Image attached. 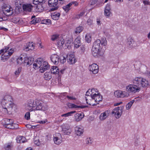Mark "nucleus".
I'll return each instance as SVG.
<instances>
[{"mask_svg": "<svg viewBox=\"0 0 150 150\" xmlns=\"http://www.w3.org/2000/svg\"><path fill=\"white\" fill-rule=\"evenodd\" d=\"M52 78L51 74L49 72H46L44 74V78L46 80H49Z\"/></svg>", "mask_w": 150, "mask_h": 150, "instance_id": "nucleus-34", "label": "nucleus"}, {"mask_svg": "<svg viewBox=\"0 0 150 150\" xmlns=\"http://www.w3.org/2000/svg\"><path fill=\"white\" fill-rule=\"evenodd\" d=\"M17 142L18 143H24L26 141L25 138L23 136H19L17 137L16 139Z\"/></svg>", "mask_w": 150, "mask_h": 150, "instance_id": "nucleus-31", "label": "nucleus"}, {"mask_svg": "<svg viewBox=\"0 0 150 150\" xmlns=\"http://www.w3.org/2000/svg\"><path fill=\"white\" fill-rule=\"evenodd\" d=\"M85 13V12L84 11L81 12L80 14H78L76 16V18H80L81 17L83 16Z\"/></svg>", "mask_w": 150, "mask_h": 150, "instance_id": "nucleus-52", "label": "nucleus"}, {"mask_svg": "<svg viewBox=\"0 0 150 150\" xmlns=\"http://www.w3.org/2000/svg\"><path fill=\"white\" fill-rule=\"evenodd\" d=\"M149 83L148 81L146 79L142 78L140 84L141 86L146 88L149 86Z\"/></svg>", "mask_w": 150, "mask_h": 150, "instance_id": "nucleus-22", "label": "nucleus"}, {"mask_svg": "<svg viewBox=\"0 0 150 150\" xmlns=\"http://www.w3.org/2000/svg\"><path fill=\"white\" fill-rule=\"evenodd\" d=\"M14 50L12 49H9V47H6L4 49V52L1 54V59L3 62L6 61L10 57L12 54Z\"/></svg>", "mask_w": 150, "mask_h": 150, "instance_id": "nucleus-5", "label": "nucleus"}, {"mask_svg": "<svg viewBox=\"0 0 150 150\" xmlns=\"http://www.w3.org/2000/svg\"><path fill=\"white\" fill-rule=\"evenodd\" d=\"M24 58V55H21L17 59V63L21 64L22 63H23Z\"/></svg>", "mask_w": 150, "mask_h": 150, "instance_id": "nucleus-36", "label": "nucleus"}, {"mask_svg": "<svg viewBox=\"0 0 150 150\" xmlns=\"http://www.w3.org/2000/svg\"><path fill=\"white\" fill-rule=\"evenodd\" d=\"M123 107H118L114 109L112 112V114H114L116 118H120L122 112Z\"/></svg>", "mask_w": 150, "mask_h": 150, "instance_id": "nucleus-10", "label": "nucleus"}, {"mask_svg": "<svg viewBox=\"0 0 150 150\" xmlns=\"http://www.w3.org/2000/svg\"><path fill=\"white\" fill-rule=\"evenodd\" d=\"M36 100H29L27 103V109L30 111H35Z\"/></svg>", "mask_w": 150, "mask_h": 150, "instance_id": "nucleus-11", "label": "nucleus"}, {"mask_svg": "<svg viewBox=\"0 0 150 150\" xmlns=\"http://www.w3.org/2000/svg\"><path fill=\"white\" fill-rule=\"evenodd\" d=\"M71 43H72V40L71 39H69L67 41V42L65 43V45L66 46L68 47L70 45Z\"/></svg>", "mask_w": 150, "mask_h": 150, "instance_id": "nucleus-46", "label": "nucleus"}, {"mask_svg": "<svg viewBox=\"0 0 150 150\" xmlns=\"http://www.w3.org/2000/svg\"><path fill=\"white\" fill-rule=\"evenodd\" d=\"M60 14L59 13L55 12L51 14V17L54 20H56L59 19Z\"/></svg>", "mask_w": 150, "mask_h": 150, "instance_id": "nucleus-32", "label": "nucleus"}, {"mask_svg": "<svg viewBox=\"0 0 150 150\" xmlns=\"http://www.w3.org/2000/svg\"><path fill=\"white\" fill-rule=\"evenodd\" d=\"M50 19L44 20L43 21V23L46 24H49L50 23Z\"/></svg>", "mask_w": 150, "mask_h": 150, "instance_id": "nucleus-56", "label": "nucleus"}, {"mask_svg": "<svg viewBox=\"0 0 150 150\" xmlns=\"http://www.w3.org/2000/svg\"><path fill=\"white\" fill-rule=\"evenodd\" d=\"M66 58L64 57H62L60 58V62L61 63L64 64L66 62Z\"/></svg>", "mask_w": 150, "mask_h": 150, "instance_id": "nucleus-53", "label": "nucleus"}, {"mask_svg": "<svg viewBox=\"0 0 150 150\" xmlns=\"http://www.w3.org/2000/svg\"><path fill=\"white\" fill-rule=\"evenodd\" d=\"M33 4L35 5L45 4L46 2V0H33Z\"/></svg>", "mask_w": 150, "mask_h": 150, "instance_id": "nucleus-29", "label": "nucleus"}, {"mask_svg": "<svg viewBox=\"0 0 150 150\" xmlns=\"http://www.w3.org/2000/svg\"><path fill=\"white\" fill-rule=\"evenodd\" d=\"M81 52L82 53H83L85 50V48L84 46H82L81 47Z\"/></svg>", "mask_w": 150, "mask_h": 150, "instance_id": "nucleus-60", "label": "nucleus"}, {"mask_svg": "<svg viewBox=\"0 0 150 150\" xmlns=\"http://www.w3.org/2000/svg\"><path fill=\"white\" fill-rule=\"evenodd\" d=\"M51 61L55 64H58L59 58V56L56 54H53L51 55L50 57Z\"/></svg>", "mask_w": 150, "mask_h": 150, "instance_id": "nucleus-18", "label": "nucleus"}, {"mask_svg": "<svg viewBox=\"0 0 150 150\" xmlns=\"http://www.w3.org/2000/svg\"><path fill=\"white\" fill-rule=\"evenodd\" d=\"M96 22L97 25H101V23L100 20L99 18H97L96 19Z\"/></svg>", "mask_w": 150, "mask_h": 150, "instance_id": "nucleus-58", "label": "nucleus"}, {"mask_svg": "<svg viewBox=\"0 0 150 150\" xmlns=\"http://www.w3.org/2000/svg\"><path fill=\"white\" fill-rule=\"evenodd\" d=\"M114 1L117 3H120L122 2L123 1V0H114Z\"/></svg>", "mask_w": 150, "mask_h": 150, "instance_id": "nucleus-64", "label": "nucleus"}, {"mask_svg": "<svg viewBox=\"0 0 150 150\" xmlns=\"http://www.w3.org/2000/svg\"><path fill=\"white\" fill-rule=\"evenodd\" d=\"M91 98H92V101L91 102H89V100H88L87 98H86L87 103L90 105H96V104L94 103V102H95L97 103V104H98V102L101 101L102 100V96L99 93H94L92 95L91 94Z\"/></svg>", "mask_w": 150, "mask_h": 150, "instance_id": "nucleus-4", "label": "nucleus"}, {"mask_svg": "<svg viewBox=\"0 0 150 150\" xmlns=\"http://www.w3.org/2000/svg\"><path fill=\"white\" fill-rule=\"evenodd\" d=\"M111 13L110 6V4H108L106 5L104 10L105 15L107 17H109Z\"/></svg>", "mask_w": 150, "mask_h": 150, "instance_id": "nucleus-19", "label": "nucleus"}, {"mask_svg": "<svg viewBox=\"0 0 150 150\" xmlns=\"http://www.w3.org/2000/svg\"><path fill=\"white\" fill-rule=\"evenodd\" d=\"M74 47L78 48L81 45L80 38L79 37H77L74 40Z\"/></svg>", "mask_w": 150, "mask_h": 150, "instance_id": "nucleus-25", "label": "nucleus"}, {"mask_svg": "<svg viewBox=\"0 0 150 150\" xmlns=\"http://www.w3.org/2000/svg\"><path fill=\"white\" fill-rule=\"evenodd\" d=\"M35 45L33 42L27 43L26 45L24 46L23 50L25 51H32L34 49Z\"/></svg>", "mask_w": 150, "mask_h": 150, "instance_id": "nucleus-15", "label": "nucleus"}, {"mask_svg": "<svg viewBox=\"0 0 150 150\" xmlns=\"http://www.w3.org/2000/svg\"><path fill=\"white\" fill-rule=\"evenodd\" d=\"M13 121L12 119H4L3 120L2 123L4 125H6L10 124H13Z\"/></svg>", "mask_w": 150, "mask_h": 150, "instance_id": "nucleus-27", "label": "nucleus"}, {"mask_svg": "<svg viewBox=\"0 0 150 150\" xmlns=\"http://www.w3.org/2000/svg\"><path fill=\"white\" fill-rule=\"evenodd\" d=\"M135 42L131 38L128 39L127 42V45L129 47L131 48L135 46Z\"/></svg>", "mask_w": 150, "mask_h": 150, "instance_id": "nucleus-30", "label": "nucleus"}, {"mask_svg": "<svg viewBox=\"0 0 150 150\" xmlns=\"http://www.w3.org/2000/svg\"><path fill=\"white\" fill-rule=\"evenodd\" d=\"M37 8L38 9L39 11L42 12L44 9L45 6V4H38Z\"/></svg>", "mask_w": 150, "mask_h": 150, "instance_id": "nucleus-35", "label": "nucleus"}, {"mask_svg": "<svg viewBox=\"0 0 150 150\" xmlns=\"http://www.w3.org/2000/svg\"><path fill=\"white\" fill-rule=\"evenodd\" d=\"M91 35L89 34H87L85 37V40L88 43H89L91 42Z\"/></svg>", "mask_w": 150, "mask_h": 150, "instance_id": "nucleus-41", "label": "nucleus"}, {"mask_svg": "<svg viewBox=\"0 0 150 150\" xmlns=\"http://www.w3.org/2000/svg\"><path fill=\"white\" fill-rule=\"evenodd\" d=\"M83 28L82 26H79L76 28L75 30L74 33L78 34L80 33L83 30Z\"/></svg>", "mask_w": 150, "mask_h": 150, "instance_id": "nucleus-40", "label": "nucleus"}, {"mask_svg": "<svg viewBox=\"0 0 150 150\" xmlns=\"http://www.w3.org/2000/svg\"><path fill=\"white\" fill-rule=\"evenodd\" d=\"M35 110H42L45 111L48 110L47 106L41 100H36Z\"/></svg>", "mask_w": 150, "mask_h": 150, "instance_id": "nucleus-7", "label": "nucleus"}, {"mask_svg": "<svg viewBox=\"0 0 150 150\" xmlns=\"http://www.w3.org/2000/svg\"><path fill=\"white\" fill-rule=\"evenodd\" d=\"M53 140L54 142L56 144L59 145L62 142V137L59 133H56L53 135Z\"/></svg>", "mask_w": 150, "mask_h": 150, "instance_id": "nucleus-13", "label": "nucleus"}, {"mask_svg": "<svg viewBox=\"0 0 150 150\" xmlns=\"http://www.w3.org/2000/svg\"><path fill=\"white\" fill-rule=\"evenodd\" d=\"M21 71V68H19L15 72V74L17 76L19 75Z\"/></svg>", "mask_w": 150, "mask_h": 150, "instance_id": "nucleus-50", "label": "nucleus"}, {"mask_svg": "<svg viewBox=\"0 0 150 150\" xmlns=\"http://www.w3.org/2000/svg\"><path fill=\"white\" fill-rule=\"evenodd\" d=\"M71 6V4L70 3L65 6L63 7V8L66 12H67L70 9V7Z\"/></svg>", "mask_w": 150, "mask_h": 150, "instance_id": "nucleus-39", "label": "nucleus"}, {"mask_svg": "<svg viewBox=\"0 0 150 150\" xmlns=\"http://www.w3.org/2000/svg\"><path fill=\"white\" fill-rule=\"evenodd\" d=\"M64 40L62 38H61L60 39V40H59L57 42V46L58 47L60 48H61L63 45L64 44Z\"/></svg>", "mask_w": 150, "mask_h": 150, "instance_id": "nucleus-37", "label": "nucleus"}, {"mask_svg": "<svg viewBox=\"0 0 150 150\" xmlns=\"http://www.w3.org/2000/svg\"><path fill=\"white\" fill-rule=\"evenodd\" d=\"M59 35L58 34H54L51 36V39L52 41H54L58 38Z\"/></svg>", "mask_w": 150, "mask_h": 150, "instance_id": "nucleus-43", "label": "nucleus"}, {"mask_svg": "<svg viewBox=\"0 0 150 150\" xmlns=\"http://www.w3.org/2000/svg\"><path fill=\"white\" fill-rule=\"evenodd\" d=\"M30 114L29 112H27L25 115V118L27 120H29L30 118Z\"/></svg>", "mask_w": 150, "mask_h": 150, "instance_id": "nucleus-47", "label": "nucleus"}, {"mask_svg": "<svg viewBox=\"0 0 150 150\" xmlns=\"http://www.w3.org/2000/svg\"><path fill=\"white\" fill-rule=\"evenodd\" d=\"M107 44V41L105 38L101 39V40H97L94 42L92 49V53L93 56L95 57L98 55L102 56L105 51L103 47Z\"/></svg>", "mask_w": 150, "mask_h": 150, "instance_id": "nucleus-1", "label": "nucleus"}, {"mask_svg": "<svg viewBox=\"0 0 150 150\" xmlns=\"http://www.w3.org/2000/svg\"><path fill=\"white\" fill-rule=\"evenodd\" d=\"M39 21L38 19L37 18H35L31 21V22L32 23L35 24L36 23H38Z\"/></svg>", "mask_w": 150, "mask_h": 150, "instance_id": "nucleus-54", "label": "nucleus"}, {"mask_svg": "<svg viewBox=\"0 0 150 150\" xmlns=\"http://www.w3.org/2000/svg\"><path fill=\"white\" fill-rule=\"evenodd\" d=\"M87 23L88 25H91L92 24L93 21L91 19H88L87 21Z\"/></svg>", "mask_w": 150, "mask_h": 150, "instance_id": "nucleus-55", "label": "nucleus"}, {"mask_svg": "<svg viewBox=\"0 0 150 150\" xmlns=\"http://www.w3.org/2000/svg\"><path fill=\"white\" fill-rule=\"evenodd\" d=\"M33 6L31 4H24L23 5V8L25 11L30 12Z\"/></svg>", "mask_w": 150, "mask_h": 150, "instance_id": "nucleus-21", "label": "nucleus"}, {"mask_svg": "<svg viewBox=\"0 0 150 150\" xmlns=\"http://www.w3.org/2000/svg\"><path fill=\"white\" fill-rule=\"evenodd\" d=\"M108 116V111H106L102 113L100 115L99 118L100 120H103L106 119Z\"/></svg>", "mask_w": 150, "mask_h": 150, "instance_id": "nucleus-24", "label": "nucleus"}, {"mask_svg": "<svg viewBox=\"0 0 150 150\" xmlns=\"http://www.w3.org/2000/svg\"><path fill=\"white\" fill-rule=\"evenodd\" d=\"M29 58H28L27 57H25L24 56V58L23 60V64H24V65H26L27 66V64H28V62L29 61Z\"/></svg>", "mask_w": 150, "mask_h": 150, "instance_id": "nucleus-49", "label": "nucleus"}, {"mask_svg": "<svg viewBox=\"0 0 150 150\" xmlns=\"http://www.w3.org/2000/svg\"><path fill=\"white\" fill-rule=\"evenodd\" d=\"M97 1V0H92L91 2V5H93L95 4Z\"/></svg>", "mask_w": 150, "mask_h": 150, "instance_id": "nucleus-61", "label": "nucleus"}, {"mask_svg": "<svg viewBox=\"0 0 150 150\" xmlns=\"http://www.w3.org/2000/svg\"><path fill=\"white\" fill-rule=\"evenodd\" d=\"M76 134L78 136H80L83 132V128L82 126H76L75 128Z\"/></svg>", "mask_w": 150, "mask_h": 150, "instance_id": "nucleus-17", "label": "nucleus"}, {"mask_svg": "<svg viewBox=\"0 0 150 150\" xmlns=\"http://www.w3.org/2000/svg\"><path fill=\"white\" fill-rule=\"evenodd\" d=\"M58 3V0H49L48 5L49 6L52 8L50 9V11H53L57 10L59 6L57 5Z\"/></svg>", "mask_w": 150, "mask_h": 150, "instance_id": "nucleus-9", "label": "nucleus"}, {"mask_svg": "<svg viewBox=\"0 0 150 150\" xmlns=\"http://www.w3.org/2000/svg\"><path fill=\"white\" fill-rule=\"evenodd\" d=\"M67 59L68 62L70 64H74L76 61L74 55L70 54L67 55Z\"/></svg>", "mask_w": 150, "mask_h": 150, "instance_id": "nucleus-16", "label": "nucleus"}, {"mask_svg": "<svg viewBox=\"0 0 150 150\" xmlns=\"http://www.w3.org/2000/svg\"><path fill=\"white\" fill-rule=\"evenodd\" d=\"M67 97L70 100H75L76 99V98L75 97H73L72 96H67Z\"/></svg>", "mask_w": 150, "mask_h": 150, "instance_id": "nucleus-59", "label": "nucleus"}, {"mask_svg": "<svg viewBox=\"0 0 150 150\" xmlns=\"http://www.w3.org/2000/svg\"><path fill=\"white\" fill-rule=\"evenodd\" d=\"M63 131L64 134L65 135L69 134L71 132V129L69 128H66L65 127L63 128Z\"/></svg>", "mask_w": 150, "mask_h": 150, "instance_id": "nucleus-38", "label": "nucleus"}, {"mask_svg": "<svg viewBox=\"0 0 150 150\" xmlns=\"http://www.w3.org/2000/svg\"><path fill=\"white\" fill-rule=\"evenodd\" d=\"M88 69L91 74H96L98 72L99 68L96 64L93 63L89 66Z\"/></svg>", "mask_w": 150, "mask_h": 150, "instance_id": "nucleus-12", "label": "nucleus"}, {"mask_svg": "<svg viewBox=\"0 0 150 150\" xmlns=\"http://www.w3.org/2000/svg\"><path fill=\"white\" fill-rule=\"evenodd\" d=\"M75 112V111H71L66 113L62 114L61 115V116L62 117H67L69 116H70L71 114L74 113Z\"/></svg>", "mask_w": 150, "mask_h": 150, "instance_id": "nucleus-42", "label": "nucleus"}, {"mask_svg": "<svg viewBox=\"0 0 150 150\" xmlns=\"http://www.w3.org/2000/svg\"><path fill=\"white\" fill-rule=\"evenodd\" d=\"M33 61V59L31 57H29V61L27 62V66H29L32 64Z\"/></svg>", "mask_w": 150, "mask_h": 150, "instance_id": "nucleus-48", "label": "nucleus"}, {"mask_svg": "<svg viewBox=\"0 0 150 150\" xmlns=\"http://www.w3.org/2000/svg\"><path fill=\"white\" fill-rule=\"evenodd\" d=\"M19 18L17 17L13 18L12 19V22L16 23H18L19 21Z\"/></svg>", "mask_w": 150, "mask_h": 150, "instance_id": "nucleus-45", "label": "nucleus"}, {"mask_svg": "<svg viewBox=\"0 0 150 150\" xmlns=\"http://www.w3.org/2000/svg\"><path fill=\"white\" fill-rule=\"evenodd\" d=\"M114 94L115 96L117 98H124L129 96L128 93L120 90L115 91Z\"/></svg>", "mask_w": 150, "mask_h": 150, "instance_id": "nucleus-14", "label": "nucleus"}, {"mask_svg": "<svg viewBox=\"0 0 150 150\" xmlns=\"http://www.w3.org/2000/svg\"><path fill=\"white\" fill-rule=\"evenodd\" d=\"M65 70V69H61L59 71V72H60L61 74H63L64 73Z\"/></svg>", "mask_w": 150, "mask_h": 150, "instance_id": "nucleus-63", "label": "nucleus"}, {"mask_svg": "<svg viewBox=\"0 0 150 150\" xmlns=\"http://www.w3.org/2000/svg\"><path fill=\"white\" fill-rule=\"evenodd\" d=\"M140 88L135 84H129L126 86L127 91L133 93L139 92L140 90Z\"/></svg>", "mask_w": 150, "mask_h": 150, "instance_id": "nucleus-6", "label": "nucleus"}, {"mask_svg": "<svg viewBox=\"0 0 150 150\" xmlns=\"http://www.w3.org/2000/svg\"><path fill=\"white\" fill-rule=\"evenodd\" d=\"M2 13L6 16H11L13 13V9L10 6L4 4L2 6Z\"/></svg>", "mask_w": 150, "mask_h": 150, "instance_id": "nucleus-8", "label": "nucleus"}, {"mask_svg": "<svg viewBox=\"0 0 150 150\" xmlns=\"http://www.w3.org/2000/svg\"><path fill=\"white\" fill-rule=\"evenodd\" d=\"M13 145L12 142H9L6 144L4 145L5 150H11L13 148Z\"/></svg>", "mask_w": 150, "mask_h": 150, "instance_id": "nucleus-28", "label": "nucleus"}, {"mask_svg": "<svg viewBox=\"0 0 150 150\" xmlns=\"http://www.w3.org/2000/svg\"><path fill=\"white\" fill-rule=\"evenodd\" d=\"M83 113H76L75 116V120L77 122L80 121L84 117Z\"/></svg>", "mask_w": 150, "mask_h": 150, "instance_id": "nucleus-26", "label": "nucleus"}, {"mask_svg": "<svg viewBox=\"0 0 150 150\" xmlns=\"http://www.w3.org/2000/svg\"><path fill=\"white\" fill-rule=\"evenodd\" d=\"M1 104L5 113H7L12 112L14 104L13 99L10 95H7L4 96L2 99Z\"/></svg>", "mask_w": 150, "mask_h": 150, "instance_id": "nucleus-2", "label": "nucleus"}, {"mask_svg": "<svg viewBox=\"0 0 150 150\" xmlns=\"http://www.w3.org/2000/svg\"><path fill=\"white\" fill-rule=\"evenodd\" d=\"M70 3L71 4V6L73 5L75 6H77L78 5V3L76 1H75L71 2Z\"/></svg>", "mask_w": 150, "mask_h": 150, "instance_id": "nucleus-57", "label": "nucleus"}, {"mask_svg": "<svg viewBox=\"0 0 150 150\" xmlns=\"http://www.w3.org/2000/svg\"><path fill=\"white\" fill-rule=\"evenodd\" d=\"M142 77H136L134 78L132 82L133 84L139 86Z\"/></svg>", "mask_w": 150, "mask_h": 150, "instance_id": "nucleus-20", "label": "nucleus"}, {"mask_svg": "<svg viewBox=\"0 0 150 150\" xmlns=\"http://www.w3.org/2000/svg\"><path fill=\"white\" fill-rule=\"evenodd\" d=\"M67 106L69 108H84L86 107V106H83V105H81V106H78L77 105H76L74 104L71 103H68L67 105Z\"/></svg>", "mask_w": 150, "mask_h": 150, "instance_id": "nucleus-23", "label": "nucleus"}, {"mask_svg": "<svg viewBox=\"0 0 150 150\" xmlns=\"http://www.w3.org/2000/svg\"><path fill=\"white\" fill-rule=\"evenodd\" d=\"M51 71V73L54 74H57L59 73V69L57 66L52 67Z\"/></svg>", "mask_w": 150, "mask_h": 150, "instance_id": "nucleus-33", "label": "nucleus"}, {"mask_svg": "<svg viewBox=\"0 0 150 150\" xmlns=\"http://www.w3.org/2000/svg\"><path fill=\"white\" fill-rule=\"evenodd\" d=\"M33 66V68L36 69L40 68V71L41 73H43L49 68V65L47 62L41 58H39L35 61Z\"/></svg>", "mask_w": 150, "mask_h": 150, "instance_id": "nucleus-3", "label": "nucleus"}, {"mask_svg": "<svg viewBox=\"0 0 150 150\" xmlns=\"http://www.w3.org/2000/svg\"><path fill=\"white\" fill-rule=\"evenodd\" d=\"M143 3L145 5L149 4V2L147 1H144Z\"/></svg>", "mask_w": 150, "mask_h": 150, "instance_id": "nucleus-62", "label": "nucleus"}, {"mask_svg": "<svg viewBox=\"0 0 150 150\" xmlns=\"http://www.w3.org/2000/svg\"><path fill=\"white\" fill-rule=\"evenodd\" d=\"M4 126V127L8 129H13L14 128V127L13 126V124H10Z\"/></svg>", "mask_w": 150, "mask_h": 150, "instance_id": "nucleus-51", "label": "nucleus"}, {"mask_svg": "<svg viewBox=\"0 0 150 150\" xmlns=\"http://www.w3.org/2000/svg\"><path fill=\"white\" fill-rule=\"evenodd\" d=\"M134 101V100H132L128 103L126 105V108L128 110L130 108Z\"/></svg>", "mask_w": 150, "mask_h": 150, "instance_id": "nucleus-44", "label": "nucleus"}]
</instances>
